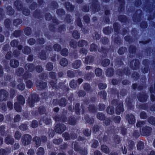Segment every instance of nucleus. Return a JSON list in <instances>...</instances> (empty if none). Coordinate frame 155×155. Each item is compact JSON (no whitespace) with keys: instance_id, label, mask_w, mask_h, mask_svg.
<instances>
[{"instance_id":"1","label":"nucleus","mask_w":155,"mask_h":155,"mask_svg":"<svg viewBox=\"0 0 155 155\" xmlns=\"http://www.w3.org/2000/svg\"><path fill=\"white\" fill-rule=\"evenodd\" d=\"M25 103V101L24 97L20 95L18 97L17 101L14 104V108L17 112H21V105H23Z\"/></svg>"},{"instance_id":"2","label":"nucleus","mask_w":155,"mask_h":155,"mask_svg":"<svg viewBox=\"0 0 155 155\" xmlns=\"http://www.w3.org/2000/svg\"><path fill=\"white\" fill-rule=\"evenodd\" d=\"M32 137L31 135L28 134L23 135L21 138V142L23 145L26 146L29 144L31 140Z\"/></svg>"},{"instance_id":"3","label":"nucleus","mask_w":155,"mask_h":155,"mask_svg":"<svg viewBox=\"0 0 155 155\" xmlns=\"http://www.w3.org/2000/svg\"><path fill=\"white\" fill-rule=\"evenodd\" d=\"M38 95L36 94H33L31 95V98L29 97L28 99V104L30 107L34 106V103L39 101Z\"/></svg>"},{"instance_id":"4","label":"nucleus","mask_w":155,"mask_h":155,"mask_svg":"<svg viewBox=\"0 0 155 155\" xmlns=\"http://www.w3.org/2000/svg\"><path fill=\"white\" fill-rule=\"evenodd\" d=\"M66 129V127L63 124H57L55 128V130L56 133L61 134Z\"/></svg>"},{"instance_id":"5","label":"nucleus","mask_w":155,"mask_h":155,"mask_svg":"<svg viewBox=\"0 0 155 155\" xmlns=\"http://www.w3.org/2000/svg\"><path fill=\"white\" fill-rule=\"evenodd\" d=\"M152 128L148 127H146L142 128L141 131L142 135L148 136L150 135Z\"/></svg>"},{"instance_id":"6","label":"nucleus","mask_w":155,"mask_h":155,"mask_svg":"<svg viewBox=\"0 0 155 155\" xmlns=\"http://www.w3.org/2000/svg\"><path fill=\"white\" fill-rule=\"evenodd\" d=\"M8 92L5 90L0 91V101H5L8 96Z\"/></svg>"},{"instance_id":"7","label":"nucleus","mask_w":155,"mask_h":155,"mask_svg":"<svg viewBox=\"0 0 155 155\" xmlns=\"http://www.w3.org/2000/svg\"><path fill=\"white\" fill-rule=\"evenodd\" d=\"M139 63L138 60H133L130 62V65L133 69L136 70L138 68Z\"/></svg>"},{"instance_id":"8","label":"nucleus","mask_w":155,"mask_h":155,"mask_svg":"<svg viewBox=\"0 0 155 155\" xmlns=\"http://www.w3.org/2000/svg\"><path fill=\"white\" fill-rule=\"evenodd\" d=\"M123 103L121 102H120L116 108V112L117 114H120L121 112L123 111Z\"/></svg>"},{"instance_id":"9","label":"nucleus","mask_w":155,"mask_h":155,"mask_svg":"<svg viewBox=\"0 0 155 155\" xmlns=\"http://www.w3.org/2000/svg\"><path fill=\"white\" fill-rule=\"evenodd\" d=\"M123 103L121 102H120L116 108V112L117 114H120L121 112L123 111Z\"/></svg>"},{"instance_id":"10","label":"nucleus","mask_w":155,"mask_h":155,"mask_svg":"<svg viewBox=\"0 0 155 155\" xmlns=\"http://www.w3.org/2000/svg\"><path fill=\"white\" fill-rule=\"evenodd\" d=\"M5 142L7 144L12 145L14 143V140L12 136H8L6 137Z\"/></svg>"},{"instance_id":"11","label":"nucleus","mask_w":155,"mask_h":155,"mask_svg":"<svg viewBox=\"0 0 155 155\" xmlns=\"http://www.w3.org/2000/svg\"><path fill=\"white\" fill-rule=\"evenodd\" d=\"M10 64L11 66L14 68L17 67L19 65V63L18 61L15 60H11Z\"/></svg>"},{"instance_id":"12","label":"nucleus","mask_w":155,"mask_h":155,"mask_svg":"<svg viewBox=\"0 0 155 155\" xmlns=\"http://www.w3.org/2000/svg\"><path fill=\"white\" fill-rule=\"evenodd\" d=\"M81 61L77 60L75 61L72 64V66L74 68L78 69L81 66Z\"/></svg>"},{"instance_id":"13","label":"nucleus","mask_w":155,"mask_h":155,"mask_svg":"<svg viewBox=\"0 0 155 155\" xmlns=\"http://www.w3.org/2000/svg\"><path fill=\"white\" fill-rule=\"evenodd\" d=\"M78 46L80 47L86 46L88 45L87 41L84 40H81L79 41L78 42Z\"/></svg>"},{"instance_id":"14","label":"nucleus","mask_w":155,"mask_h":155,"mask_svg":"<svg viewBox=\"0 0 155 155\" xmlns=\"http://www.w3.org/2000/svg\"><path fill=\"white\" fill-rule=\"evenodd\" d=\"M128 117V122L130 124H134L135 123V119L134 116L133 115H130Z\"/></svg>"},{"instance_id":"15","label":"nucleus","mask_w":155,"mask_h":155,"mask_svg":"<svg viewBox=\"0 0 155 155\" xmlns=\"http://www.w3.org/2000/svg\"><path fill=\"white\" fill-rule=\"evenodd\" d=\"M42 122H44V123L46 124H48L51 122V120L49 118H46L45 119H41L40 122V125L42 124Z\"/></svg>"},{"instance_id":"16","label":"nucleus","mask_w":155,"mask_h":155,"mask_svg":"<svg viewBox=\"0 0 155 155\" xmlns=\"http://www.w3.org/2000/svg\"><path fill=\"white\" fill-rule=\"evenodd\" d=\"M147 98V96L144 94L140 95L138 97V100L140 102H144L146 101Z\"/></svg>"},{"instance_id":"17","label":"nucleus","mask_w":155,"mask_h":155,"mask_svg":"<svg viewBox=\"0 0 155 155\" xmlns=\"http://www.w3.org/2000/svg\"><path fill=\"white\" fill-rule=\"evenodd\" d=\"M26 69L30 71H32L34 68V65L32 64H27L25 66Z\"/></svg>"},{"instance_id":"18","label":"nucleus","mask_w":155,"mask_h":155,"mask_svg":"<svg viewBox=\"0 0 155 155\" xmlns=\"http://www.w3.org/2000/svg\"><path fill=\"white\" fill-rule=\"evenodd\" d=\"M101 150L106 153H108L110 152L109 148L106 146L102 145L101 146Z\"/></svg>"},{"instance_id":"19","label":"nucleus","mask_w":155,"mask_h":155,"mask_svg":"<svg viewBox=\"0 0 155 155\" xmlns=\"http://www.w3.org/2000/svg\"><path fill=\"white\" fill-rule=\"evenodd\" d=\"M94 59V57L92 56H89L85 58V63L86 64L91 63Z\"/></svg>"},{"instance_id":"20","label":"nucleus","mask_w":155,"mask_h":155,"mask_svg":"<svg viewBox=\"0 0 155 155\" xmlns=\"http://www.w3.org/2000/svg\"><path fill=\"white\" fill-rule=\"evenodd\" d=\"M60 64L61 66L65 67L67 65L68 61L66 58H63L61 60Z\"/></svg>"},{"instance_id":"21","label":"nucleus","mask_w":155,"mask_h":155,"mask_svg":"<svg viewBox=\"0 0 155 155\" xmlns=\"http://www.w3.org/2000/svg\"><path fill=\"white\" fill-rule=\"evenodd\" d=\"M39 137H35L33 138V141L35 142L36 145L38 147L40 145L41 140Z\"/></svg>"},{"instance_id":"22","label":"nucleus","mask_w":155,"mask_h":155,"mask_svg":"<svg viewBox=\"0 0 155 155\" xmlns=\"http://www.w3.org/2000/svg\"><path fill=\"white\" fill-rule=\"evenodd\" d=\"M107 112L110 114H113L114 111V108L113 107H109L107 110Z\"/></svg>"},{"instance_id":"23","label":"nucleus","mask_w":155,"mask_h":155,"mask_svg":"<svg viewBox=\"0 0 155 155\" xmlns=\"http://www.w3.org/2000/svg\"><path fill=\"white\" fill-rule=\"evenodd\" d=\"M114 73V70L112 68H109L107 71L106 75L108 77L112 76Z\"/></svg>"},{"instance_id":"24","label":"nucleus","mask_w":155,"mask_h":155,"mask_svg":"<svg viewBox=\"0 0 155 155\" xmlns=\"http://www.w3.org/2000/svg\"><path fill=\"white\" fill-rule=\"evenodd\" d=\"M59 104L60 106L64 107L66 105V100L64 98L61 99L59 101Z\"/></svg>"},{"instance_id":"25","label":"nucleus","mask_w":155,"mask_h":155,"mask_svg":"<svg viewBox=\"0 0 155 155\" xmlns=\"http://www.w3.org/2000/svg\"><path fill=\"white\" fill-rule=\"evenodd\" d=\"M102 71L99 68H96L95 70V74L97 76H100L102 75Z\"/></svg>"},{"instance_id":"26","label":"nucleus","mask_w":155,"mask_h":155,"mask_svg":"<svg viewBox=\"0 0 155 155\" xmlns=\"http://www.w3.org/2000/svg\"><path fill=\"white\" fill-rule=\"evenodd\" d=\"M44 153V149L42 147H40L37 150V155H43Z\"/></svg>"},{"instance_id":"27","label":"nucleus","mask_w":155,"mask_h":155,"mask_svg":"<svg viewBox=\"0 0 155 155\" xmlns=\"http://www.w3.org/2000/svg\"><path fill=\"white\" fill-rule=\"evenodd\" d=\"M76 81L74 80L72 81L70 83V87L72 88H74L77 87L78 85L77 83H76Z\"/></svg>"},{"instance_id":"28","label":"nucleus","mask_w":155,"mask_h":155,"mask_svg":"<svg viewBox=\"0 0 155 155\" xmlns=\"http://www.w3.org/2000/svg\"><path fill=\"white\" fill-rule=\"evenodd\" d=\"M110 60L108 59H106L102 61V65L103 66L105 67L108 66L110 64Z\"/></svg>"},{"instance_id":"29","label":"nucleus","mask_w":155,"mask_h":155,"mask_svg":"<svg viewBox=\"0 0 155 155\" xmlns=\"http://www.w3.org/2000/svg\"><path fill=\"white\" fill-rule=\"evenodd\" d=\"M39 57L41 60H45L46 59L45 53L44 51H41L40 53Z\"/></svg>"},{"instance_id":"30","label":"nucleus","mask_w":155,"mask_h":155,"mask_svg":"<svg viewBox=\"0 0 155 155\" xmlns=\"http://www.w3.org/2000/svg\"><path fill=\"white\" fill-rule=\"evenodd\" d=\"M46 84H47L46 82H41L39 83L38 85L40 88L44 89L46 87Z\"/></svg>"},{"instance_id":"31","label":"nucleus","mask_w":155,"mask_h":155,"mask_svg":"<svg viewBox=\"0 0 155 155\" xmlns=\"http://www.w3.org/2000/svg\"><path fill=\"white\" fill-rule=\"evenodd\" d=\"M65 5L67 8L70 11H71L74 8L73 6H72L68 2L66 3Z\"/></svg>"},{"instance_id":"32","label":"nucleus","mask_w":155,"mask_h":155,"mask_svg":"<svg viewBox=\"0 0 155 155\" xmlns=\"http://www.w3.org/2000/svg\"><path fill=\"white\" fill-rule=\"evenodd\" d=\"M97 49V47L95 44H91L90 48L91 51H95Z\"/></svg>"},{"instance_id":"33","label":"nucleus","mask_w":155,"mask_h":155,"mask_svg":"<svg viewBox=\"0 0 155 155\" xmlns=\"http://www.w3.org/2000/svg\"><path fill=\"white\" fill-rule=\"evenodd\" d=\"M143 148V143L140 141L138 143L137 145V148L139 150H141Z\"/></svg>"},{"instance_id":"34","label":"nucleus","mask_w":155,"mask_h":155,"mask_svg":"<svg viewBox=\"0 0 155 155\" xmlns=\"http://www.w3.org/2000/svg\"><path fill=\"white\" fill-rule=\"evenodd\" d=\"M31 49L28 47H26L24 48L23 50V53L25 54H28L31 52Z\"/></svg>"},{"instance_id":"35","label":"nucleus","mask_w":155,"mask_h":155,"mask_svg":"<svg viewBox=\"0 0 155 155\" xmlns=\"http://www.w3.org/2000/svg\"><path fill=\"white\" fill-rule=\"evenodd\" d=\"M10 152V150L7 151L4 149H0V155H5Z\"/></svg>"},{"instance_id":"36","label":"nucleus","mask_w":155,"mask_h":155,"mask_svg":"<svg viewBox=\"0 0 155 155\" xmlns=\"http://www.w3.org/2000/svg\"><path fill=\"white\" fill-rule=\"evenodd\" d=\"M73 36L75 39H78L80 38V35L78 31H74L72 34Z\"/></svg>"},{"instance_id":"37","label":"nucleus","mask_w":155,"mask_h":155,"mask_svg":"<svg viewBox=\"0 0 155 155\" xmlns=\"http://www.w3.org/2000/svg\"><path fill=\"white\" fill-rule=\"evenodd\" d=\"M72 148L74 147V149L75 151H78L79 150V148L77 142H73L72 144Z\"/></svg>"},{"instance_id":"38","label":"nucleus","mask_w":155,"mask_h":155,"mask_svg":"<svg viewBox=\"0 0 155 155\" xmlns=\"http://www.w3.org/2000/svg\"><path fill=\"white\" fill-rule=\"evenodd\" d=\"M24 72V69L22 68H20L18 69L17 70L16 74L18 76L21 75Z\"/></svg>"},{"instance_id":"39","label":"nucleus","mask_w":155,"mask_h":155,"mask_svg":"<svg viewBox=\"0 0 155 155\" xmlns=\"http://www.w3.org/2000/svg\"><path fill=\"white\" fill-rule=\"evenodd\" d=\"M97 116V118L100 120H103L105 118V116L104 114L101 113H99Z\"/></svg>"},{"instance_id":"40","label":"nucleus","mask_w":155,"mask_h":155,"mask_svg":"<svg viewBox=\"0 0 155 155\" xmlns=\"http://www.w3.org/2000/svg\"><path fill=\"white\" fill-rule=\"evenodd\" d=\"M97 110V108L93 105H91L89 107V110L91 112H95Z\"/></svg>"},{"instance_id":"41","label":"nucleus","mask_w":155,"mask_h":155,"mask_svg":"<svg viewBox=\"0 0 155 155\" xmlns=\"http://www.w3.org/2000/svg\"><path fill=\"white\" fill-rule=\"evenodd\" d=\"M148 121L151 124L153 125L155 124V118L153 117H150L148 119Z\"/></svg>"},{"instance_id":"42","label":"nucleus","mask_w":155,"mask_h":155,"mask_svg":"<svg viewBox=\"0 0 155 155\" xmlns=\"http://www.w3.org/2000/svg\"><path fill=\"white\" fill-rule=\"evenodd\" d=\"M61 53L64 56H66L68 54V51L66 49H63L61 51Z\"/></svg>"},{"instance_id":"43","label":"nucleus","mask_w":155,"mask_h":155,"mask_svg":"<svg viewBox=\"0 0 155 155\" xmlns=\"http://www.w3.org/2000/svg\"><path fill=\"white\" fill-rule=\"evenodd\" d=\"M21 136V134L18 131H16L15 134V137L16 139L19 140L20 139Z\"/></svg>"},{"instance_id":"44","label":"nucleus","mask_w":155,"mask_h":155,"mask_svg":"<svg viewBox=\"0 0 155 155\" xmlns=\"http://www.w3.org/2000/svg\"><path fill=\"white\" fill-rule=\"evenodd\" d=\"M33 85L32 82L30 80L26 82V87L28 88H31Z\"/></svg>"},{"instance_id":"45","label":"nucleus","mask_w":155,"mask_h":155,"mask_svg":"<svg viewBox=\"0 0 155 155\" xmlns=\"http://www.w3.org/2000/svg\"><path fill=\"white\" fill-rule=\"evenodd\" d=\"M53 68V66L51 63H49L47 64V69L48 71L51 70Z\"/></svg>"},{"instance_id":"46","label":"nucleus","mask_w":155,"mask_h":155,"mask_svg":"<svg viewBox=\"0 0 155 155\" xmlns=\"http://www.w3.org/2000/svg\"><path fill=\"white\" fill-rule=\"evenodd\" d=\"M54 50L56 51H60L61 47L60 45L58 44H55L54 46Z\"/></svg>"},{"instance_id":"47","label":"nucleus","mask_w":155,"mask_h":155,"mask_svg":"<svg viewBox=\"0 0 155 155\" xmlns=\"http://www.w3.org/2000/svg\"><path fill=\"white\" fill-rule=\"evenodd\" d=\"M126 51V48L125 47L120 48L118 51V53L120 54H123Z\"/></svg>"},{"instance_id":"48","label":"nucleus","mask_w":155,"mask_h":155,"mask_svg":"<svg viewBox=\"0 0 155 155\" xmlns=\"http://www.w3.org/2000/svg\"><path fill=\"white\" fill-rule=\"evenodd\" d=\"M98 144V141L97 140H95L93 141L91 146L93 148H96L97 147Z\"/></svg>"},{"instance_id":"49","label":"nucleus","mask_w":155,"mask_h":155,"mask_svg":"<svg viewBox=\"0 0 155 155\" xmlns=\"http://www.w3.org/2000/svg\"><path fill=\"white\" fill-rule=\"evenodd\" d=\"M38 123L37 121L34 120L32 121L31 125V126L32 128H36L38 127Z\"/></svg>"},{"instance_id":"50","label":"nucleus","mask_w":155,"mask_h":155,"mask_svg":"<svg viewBox=\"0 0 155 155\" xmlns=\"http://www.w3.org/2000/svg\"><path fill=\"white\" fill-rule=\"evenodd\" d=\"M62 141V140L61 139H54L53 140L54 143L56 144H59Z\"/></svg>"},{"instance_id":"51","label":"nucleus","mask_w":155,"mask_h":155,"mask_svg":"<svg viewBox=\"0 0 155 155\" xmlns=\"http://www.w3.org/2000/svg\"><path fill=\"white\" fill-rule=\"evenodd\" d=\"M39 111L41 114H43L45 113V108L43 107H40L39 108Z\"/></svg>"},{"instance_id":"52","label":"nucleus","mask_w":155,"mask_h":155,"mask_svg":"<svg viewBox=\"0 0 155 155\" xmlns=\"http://www.w3.org/2000/svg\"><path fill=\"white\" fill-rule=\"evenodd\" d=\"M5 127L3 126L0 127V134L1 135H4L5 134Z\"/></svg>"},{"instance_id":"53","label":"nucleus","mask_w":155,"mask_h":155,"mask_svg":"<svg viewBox=\"0 0 155 155\" xmlns=\"http://www.w3.org/2000/svg\"><path fill=\"white\" fill-rule=\"evenodd\" d=\"M28 127L26 124H22L19 126L20 129L22 130H25L28 129Z\"/></svg>"},{"instance_id":"54","label":"nucleus","mask_w":155,"mask_h":155,"mask_svg":"<svg viewBox=\"0 0 155 155\" xmlns=\"http://www.w3.org/2000/svg\"><path fill=\"white\" fill-rule=\"evenodd\" d=\"M83 133L84 135H85L87 136H90L91 134V130L88 129H87L85 130L83 132Z\"/></svg>"},{"instance_id":"55","label":"nucleus","mask_w":155,"mask_h":155,"mask_svg":"<svg viewBox=\"0 0 155 155\" xmlns=\"http://www.w3.org/2000/svg\"><path fill=\"white\" fill-rule=\"evenodd\" d=\"M69 123L70 124L74 125L76 123L75 120L74 118H71L69 119Z\"/></svg>"},{"instance_id":"56","label":"nucleus","mask_w":155,"mask_h":155,"mask_svg":"<svg viewBox=\"0 0 155 155\" xmlns=\"http://www.w3.org/2000/svg\"><path fill=\"white\" fill-rule=\"evenodd\" d=\"M145 123L143 121H140L138 122L136 124V126L137 127H140L144 125Z\"/></svg>"},{"instance_id":"57","label":"nucleus","mask_w":155,"mask_h":155,"mask_svg":"<svg viewBox=\"0 0 155 155\" xmlns=\"http://www.w3.org/2000/svg\"><path fill=\"white\" fill-rule=\"evenodd\" d=\"M18 41L16 40H14L11 42V45L13 47H16L18 45Z\"/></svg>"},{"instance_id":"58","label":"nucleus","mask_w":155,"mask_h":155,"mask_svg":"<svg viewBox=\"0 0 155 155\" xmlns=\"http://www.w3.org/2000/svg\"><path fill=\"white\" fill-rule=\"evenodd\" d=\"M18 88L19 90L22 91L25 88V85L23 84H20L18 86Z\"/></svg>"},{"instance_id":"59","label":"nucleus","mask_w":155,"mask_h":155,"mask_svg":"<svg viewBox=\"0 0 155 155\" xmlns=\"http://www.w3.org/2000/svg\"><path fill=\"white\" fill-rule=\"evenodd\" d=\"M70 45L73 48H75L76 47V43L74 40H72L70 42Z\"/></svg>"},{"instance_id":"60","label":"nucleus","mask_w":155,"mask_h":155,"mask_svg":"<svg viewBox=\"0 0 155 155\" xmlns=\"http://www.w3.org/2000/svg\"><path fill=\"white\" fill-rule=\"evenodd\" d=\"M80 106L79 104H76L75 106V110L76 113L77 114H79V110L78 107Z\"/></svg>"},{"instance_id":"61","label":"nucleus","mask_w":155,"mask_h":155,"mask_svg":"<svg viewBox=\"0 0 155 155\" xmlns=\"http://www.w3.org/2000/svg\"><path fill=\"white\" fill-rule=\"evenodd\" d=\"M84 87L85 90L89 91L90 89V86L89 84H85L84 85Z\"/></svg>"},{"instance_id":"62","label":"nucleus","mask_w":155,"mask_h":155,"mask_svg":"<svg viewBox=\"0 0 155 155\" xmlns=\"http://www.w3.org/2000/svg\"><path fill=\"white\" fill-rule=\"evenodd\" d=\"M63 136L65 138V139L66 140H69L70 138L69 134L67 133H64L63 134Z\"/></svg>"},{"instance_id":"63","label":"nucleus","mask_w":155,"mask_h":155,"mask_svg":"<svg viewBox=\"0 0 155 155\" xmlns=\"http://www.w3.org/2000/svg\"><path fill=\"white\" fill-rule=\"evenodd\" d=\"M107 85L105 84L100 83L99 84V88L101 89H105Z\"/></svg>"},{"instance_id":"64","label":"nucleus","mask_w":155,"mask_h":155,"mask_svg":"<svg viewBox=\"0 0 155 155\" xmlns=\"http://www.w3.org/2000/svg\"><path fill=\"white\" fill-rule=\"evenodd\" d=\"M114 141L116 143L118 144L120 142V139L118 136L116 135L115 137Z\"/></svg>"}]
</instances>
